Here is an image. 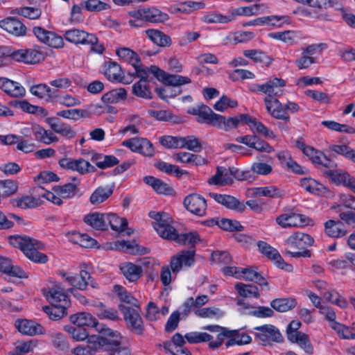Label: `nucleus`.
Here are the masks:
<instances>
[{
  "label": "nucleus",
  "instance_id": "30",
  "mask_svg": "<svg viewBox=\"0 0 355 355\" xmlns=\"http://www.w3.org/2000/svg\"><path fill=\"white\" fill-rule=\"evenodd\" d=\"M222 119V115L214 113L211 109L205 105H200L198 118L197 119L198 123L211 124L215 127L219 125Z\"/></svg>",
  "mask_w": 355,
  "mask_h": 355
},
{
  "label": "nucleus",
  "instance_id": "32",
  "mask_svg": "<svg viewBox=\"0 0 355 355\" xmlns=\"http://www.w3.org/2000/svg\"><path fill=\"white\" fill-rule=\"evenodd\" d=\"M33 134L35 140L46 145L58 141V137L53 131L46 130L36 123L33 124Z\"/></svg>",
  "mask_w": 355,
  "mask_h": 355
},
{
  "label": "nucleus",
  "instance_id": "62",
  "mask_svg": "<svg viewBox=\"0 0 355 355\" xmlns=\"http://www.w3.org/2000/svg\"><path fill=\"white\" fill-rule=\"evenodd\" d=\"M187 341L191 344H196L203 342H211L212 336L206 332L193 331L184 335Z\"/></svg>",
  "mask_w": 355,
  "mask_h": 355
},
{
  "label": "nucleus",
  "instance_id": "11",
  "mask_svg": "<svg viewBox=\"0 0 355 355\" xmlns=\"http://www.w3.org/2000/svg\"><path fill=\"white\" fill-rule=\"evenodd\" d=\"M119 309L122 313L127 324L132 327L137 333L141 334L144 329L143 320L136 307L121 304Z\"/></svg>",
  "mask_w": 355,
  "mask_h": 355
},
{
  "label": "nucleus",
  "instance_id": "19",
  "mask_svg": "<svg viewBox=\"0 0 355 355\" xmlns=\"http://www.w3.org/2000/svg\"><path fill=\"white\" fill-rule=\"evenodd\" d=\"M313 239L306 233L297 232L291 234L284 241L285 245L292 249L304 250L313 243Z\"/></svg>",
  "mask_w": 355,
  "mask_h": 355
},
{
  "label": "nucleus",
  "instance_id": "1",
  "mask_svg": "<svg viewBox=\"0 0 355 355\" xmlns=\"http://www.w3.org/2000/svg\"><path fill=\"white\" fill-rule=\"evenodd\" d=\"M203 329L212 333H218L216 339L214 341L209 343V347L211 349L219 347L223 343L224 339L228 338L225 343L226 347L232 345H243L251 343L252 338L246 333L239 330H230L225 327L219 325H207L203 327Z\"/></svg>",
  "mask_w": 355,
  "mask_h": 355
},
{
  "label": "nucleus",
  "instance_id": "6",
  "mask_svg": "<svg viewBox=\"0 0 355 355\" xmlns=\"http://www.w3.org/2000/svg\"><path fill=\"white\" fill-rule=\"evenodd\" d=\"M286 80L280 78H272L268 80L263 84H254L250 89L252 92H261L266 95V96H281L284 94L282 88L286 86Z\"/></svg>",
  "mask_w": 355,
  "mask_h": 355
},
{
  "label": "nucleus",
  "instance_id": "54",
  "mask_svg": "<svg viewBox=\"0 0 355 355\" xmlns=\"http://www.w3.org/2000/svg\"><path fill=\"white\" fill-rule=\"evenodd\" d=\"M114 290L121 302L130 305H132L134 307L137 309L140 308V303L139 301L123 287L116 285L114 286Z\"/></svg>",
  "mask_w": 355,
  "mask_h": 355
},
{
  "label": "nucleus",
  "instance_id": "15",
  "mask_svg": "<svg viewBox=\"0 0 355 355\" xmlns=\"http://www.w3.org/2000/svg\"><path fill=\"white\" fill-rule=\"evenodd\" d=\"M15 327L18 331L25 336H34L46 334L44 327L37 322L27 319H17Z\"/></svg>",
  "mask_w": 355,
  "mask_h": 355
},
{
  "label": "nucleus",
  "instance_id": "20",
  "mask_svg": "<svg viewBox=\"0 0 355 355\" xmlns=\"http://www.w3.org/2000/svg\"><path fill=\"white\" fill-rule=\"evenodd\" d=\"M263 102L267 112L272 117L284 121L290 119L289 115L284 112V105L277 98L266 96Z\"/></svg>",
  "mask_w": 355,
  "mask_h": 355
},
{
  "label": "nucleus",
  "instance_id": "25",
  "mask_svg": "<svg viewBox=\"0 0 355 355\" xmlns=\"http://www.w3.org/2000/svg\"><path fill=\"white\" fill-rule=\"evenodd\" d=\"M209 196L216 202L228 209L235 210L238 212H243L245 209L244 204L241 203L236 198L232 196L216 193H209Z\"/></svg>",
  "mask_w": 355,
  "mask_h": 355
},
{
  "label": "nucleus",
  "instance_id": "53",
  "mask_svg": "<svg viewBox=\"0 0 355 355\" xmlns=\"http://www.w3.org/2000/svg\"><path fill=\"white\" fill-rule=\"evenodd\" d=\"M146 21L162 23L168 19V15L155 8H146Z\"/></svg>",
  "mask_w": 355,
  "mask_h": 355
},
{
  "label": "nucleus",
  "instance_id": "34",
  "mask_svg": "<svg viewBox=\"0 0 355 355\" xmlns=\"http://www.w3.org/2000/svg\"><path fill=\"white\" fill-rule=\"evenodd\" d=\"M267 10L266 6L264 4H254L249 6L238 7L232 10V19L234 16H246L250 17L264 13Z\"/></svg>",
  "mask_w": 355,
  "mask_h": 355
},
{
  "label": "nucleus",
  "instance_id": "64",
  "mask_svg": "<svg viewBox=\"0 0 355 355\" xmlns=\"http://www.w3.org/2000/svg\"><path fill=\"white\" fill-rule=\"evenodd\" d=\"M67 306L63 305L58 306H44L43 311L49 315V318L53 320H58L61 319L65 315Z\"/></svg>",
  "mask_w": 355,
  "mask_h": 355
},
{
  "label": "nucleus",
  "instance_id": "14",
  "mask_svg": "<svg viewBox=\"0 0 355 355\" xmlns=\"http://www.w3.org/2000/svg\"><path fill=\"white\" fill-rule=\"evenodd\" d=\"M195 251L184 250L178 253L171 259L170 267L173 273H177L184 268H189L195 262Z\"/></svg>",
  "mask_w": 355,
  "mask_h": 355
},
{
  "label": "nucleus",
  "instance_id": "48",
  "mask_svg": "<svg viewBox=\"0 0 355 355\" xmlns=\"http://www.w3.org/2000/svg\"><path fill=\"white\" fill-rule=\"evenodd\" d=\"M252 191L253 194L259 197L280 198L284 195V192L279 188L273 185L256 187Z\"/></svg>",
  "mask_w": 355,
  "mask_h": 355
},
{
  "label": "nucleus",
  "instance_id": "45",
  "mask_svg": "<svg viewBox=\"0 0 355 355\" xmlns=\"http://www.w3.org/2000/svg\"><path fill=\"white\" fill-rule=\"evenodd\" d=\"M107 214L92 213L85 216L84 221L96 230H104L106 228Z\"/></svg>",
  "mask_w": 355,
  "mask_h": 355
},
{
  "label": "nucleus",
  "instance_id": "38",
  "mask_svg": "<svg viewBox=\"0 0 355 355\" xmlns=\"http://www.w3.org/2000/svg\"><path fill=\"white\" fill-rule=\"evenodd\" d=\"M248 119V114H240L234 117H230L226 119L222 116V119L216 128L229 131L231 129L236 128L241 124H246Z\"/></svg>",
  "mask_w": 355,
  "mask_h": 355
},
{
  "label": "nucleus",
  "instance_id": "57",
  "mask_svg": "<svg viewBox=\"0 0 355 355\" xmlns=\"http://www.w3.org/2000/svg\"><path fill=\"white\" fill-rule=\"evenodd\" d=\"M180 140V148H186L196 153L200 152L202 149L199 139L193 135L181 137Z\"/></svg>",
  "mask_w": 355,
  "mask_h": 355
},
{
  "label": "nucleus",
  "instance_id": "52",
  "mask_svg": "<svg viewBox=\"0 0 355 355\" xmlns=\"http://www.w3.org/2000/svg\"><path fill=\"white\" fill-rule=\"evenodd\" d=\"M171 240L176 241L182 245H194L200 241V236L196 232H191L189 233L178 234L177 231H175V236Z\"/></svg>",
  "mask_w": 355,
  "mask_h": 355
},
{
  "label": "nucleus",
  "instance_id": "55",
  "mask_svg": "<svg viewBox=\"0 0 355 355\" xmlns=\"http://www.w3.org/2000/svg\"><path fill=\"white\" fill-rule=\"evenodd\" d=\"M196 316L202 318L219 319L222 318L224 313L216 307H205L194 310Z\"/></svg>",
  "mask_w": 355,
  "mask_h": 355
},
{
  "label": "nucleus",
  "instance_id": "47",
  "mask_svg": "<svg viewBox=\"0 0 355 355\" xmlns=\"http://www.w3.org/2000/svg\"><path fill=\"white\" fill-rule=\"evenodd\" d=\"M240 275L241 277L239 279L254 282L261 286H268L266 279L255 270L250 268H241Z\"/></svg>",
  "mask_w": 355,
  "mask_h": 355
},
{
  "label": "nucleus",
  "instance_id": "51",
  "mask_svg": "<svg viewBox=\"0 0 355 355\" xmlns=\"http://www.w3.org/2000/svg\"><path fill=\"white\" fill-rule=\"evenodd\" d=\"M57 116L64 119L76 121L81 118H89L90 113L87 110L71 109L59 111L57 112Z\"/></svg>",
  "mask_w": 355,
  "mask_h": 355
},
{
  "label": "nucleus",
  "instance_id": "7",
  "mask_svg": "<svg viewBox=\"0 0 355 355\" xmlns=\"http://www.w3.org/2000/svg\"><path fill=\"white\" fill-rule=\"evenodd\" d=\"M327 49L325 43L312 44L302 49L301 56L295 61V65L299 69H305L317 62L314 57L317 53H320Z\"/></svg>",
  "mask_w": 355,
  "mask_h": 355
},
{
  "label": "nucleus",
  "instance_id": "44",
  "mask_svg": "<svg viewBox=\"0 0 355 355\" xmlns=\"http://www.w3.org/2000/svg\"><path fill=\"white\" fill-rule=\"evenodd\" d=\"M127 95L126 89L123 87H119L104 94L101 99L105 103L113 104L125 100Z\"/></svg>",
  "mask_w": 355,
  "mask_h": 355
},
{
  "label": "nucleus",
  "instance_id": "33",
  "mask_svg": "<svg viewBox=\"0 0 355 355\" xmlns=\"http://www.w3.org/2000/svg\"><path fill=\"white\" fill-rule=\"evenodd\" d=\"M146 318L150 321L159 320L166 316L169 312L167 305L159 307L155 302H149L146 308Z\"/></svg>",
  "mask_w": 355,
  "mask_h": 355
},
{
  "label": "nucleus",
  "instance_id": "35",
  "mask_svg": "<svg viewBox=\"0 0 355 355\" xmlns=\"http://www.w3.org/2000/svg\"><path fill=\"white\" fill-rule=\"evenodd\" d=\"M146 37L155 45L160 47H168L171 45V37L157 29H148L145 31Z\"/></svg>",
  "mask_w": 355,
  "mask_h": 355
},
{
  "label": "nucleus",
  "instance_id": "59",
  "mask_svg": "<svg viewBox=\"0 0 355 355\" xmlns=\"http://www.w3.org/2000/svg\"><path fill=\"white\" fill-rule=\"evenodd\" d=\"M117 55L131 65L136 64L139 61V56L132 49L126 47L118 48L116 51Z\"/></svg>",
  "mask_w": 355,
  "mask_h": 355
},
{
  "label": "nucleus",
  "instance_id": "58",
  "mask_svg": "<svg viewBox=\"0 0 355 355\" xmlns=\"http://www.w3.org/2000/svg\"><path fill=\"white\" fill-rule=\"evenodd\" d=\"M112 190L107 187H98L91 195L89 200L92 205H98L107 200Z\"/></svg>",
  "mask_w": 355,
  "mask_h": 355
},
{
  "label": "nucleus",
  "instance_id": "24",
  "mask_svg": "<svg viewBox=\"0 0 355 355\" xmlns=\"http://www.w3.org/2000/svg\"><path fill=\"white\" fill-rule=\"evenodd\" d=\"M103 73L110 81L122 83L123 84H129L130 83V81L125 80L121 66L116 62H105L103 65Z\"/></svg>",
  "mask_w": 355,
  "mask_h": 355
},
{
  "label": "nucleus",
  "instance_id": "31",
  "mask_svg": "<svg viewBox=\"0 0 355 355\" xmlns=\"http://www.w3.org/2000/svg\"><path fill=\"white\" fill-rule=\"evenodd\" d=\"M120 270L125 278L130 282H137L143 275L142 267L131 262L121 264Z\"/></svg>",
  "mask_w": 355,
  "mask_h": 355
},
{
  "label": "nucleus",
  "instance_id": "18",
  "mask_svg": "<svg viewBox=\"0 0 355 355\" xmlns=\"http://www.w3.org/2000/svg\"><path fill=\"white\" fill-rule=\"evenodd\" d=\"M296 146L301 150L303 153L309 157L314 164H321L326 167L331 166V162L322 152L316 150L310 146L306 145L303 141L297 140Z\"/></svg>",
  "mask_w": 355,
  "mask_h": 355
},
{
  "label": "nucleus",
  "instance_id": "28",
  "mask_svg": "<svg viewBox=\"0 0 355 355\" xmlns=\"http://www.w3.org/2000/svg\"><path fill=\"white\" fill-rule=\"evenodd\" d=\"M300 186L307 192L318 195L329 196L330 191L322 183L311 178L300 179Z\"/></svg>",
  "mask_w": 355,
  "mask_h": 355
},
{
  "label": "nucleus",
  "instance_id": "36",
  "mask_svg": "<svg viewBox=\"0 0 355 355\" xmlns=\"http://www.w3.org/2000/svg\"><path fill=\"white\" fill-rule=\"evenodd\" d=\"M70 321L72 324L82 327H95L98 324L97 320L89 313L80 312L71 315Z\"/></svg>",
  "mask_w": 355,
  "mask_h": 355
},
{
  "label": "nucleus",
  "instance_id": "5",
  "mask_svg": "<svg viewBox=\"0 0 355 355\" xmlns=\"http://www.w3.org/2000/svg\"><path fill=\"white\" fill-rule=\"evenodd\" d=\"M245 178V173L235 167L219 166L215 174L208 180V183L210 185L223 187L232 184L234 180H242Z\"/></svg>",
  "mask_w": 355,
  "mask_h": 355
},
{
  "label": "nucleus",
  "instance_id": "9",
  "mask_svg": "<svg viewBox=\"0 0 355 355\" xmlns=\"http://www.w3.org/2000/svg\"><path fill=\"white\" fill-rule=\"evenodd\" d=\"M121 144L128 148L132 152L144 156L152 157L155 153L153 144L146 138L133 137L123 141Z\"/></svg>",
  "mask_w": 355,
  "mask_h": 355
},
{
  "label": "nucleus",
  "instance_id": "41",
  "mask_svg": "<svg viewBox=\"0 0 355 355\" xmlns=\"http://www.w3.org/2000/svg\"><path fill=\"white\" fill-rule=\"evenodd\" d=\"M243 55L248 58L252 59L255 63H261L266 67H269L272 59L266 53L258 49H247L243 51Z\"/></svg>",
  "mask_w": 355,
  "mask_h": 355
},
{
  "label": "nucleus",
  "instance_id": "61",
  "mask_svg": "<svg viewBox=\"0 0 355 355\" xmlns=\"http://www.w3.org/2000/svg\"><path fill=\"white\" fill-rule=\"evenodd\" d=\"M108 223L111 228L116 232H123L128 225L127 220L114 214H107L106 217V223Z\"/></svg>",
  "mask_w": 355,
  "mask_h": 355
},
{
  "label": "nucleus",
  "instance_id": "60",
  "mask_svg": "<svg viewBox=\"0 0 355 355\" xmlns=\"http://www.w3.org/2000/svg\"><path fill=\"white\" fill-rule=\"evenodd\" d=\"M132 93L142 98H151L152 93L146 81L139 80L132 85Z\"/></svg>",
  "mask_w": 355,
  "mask_h": 355
},
{
  "label": "nucleus",
  "instance_id": "50",
  "mask_svg": "<svg viewBox=\"0 0 355 355\" xmlns=\"http://www.w3.org/2000/svg\"><path fill=\"white\" fill-rule=\"evenodd\" d=\"M234 288L238 294L243 297L258 298L259 297V289L254 285L239 283L234 286Z\"/></svg>",
  "mask_w": 355,
  "mask_h": 355
},
{
  "label": "nucleus",
  "instance_id": "13",
  "mask_svg": "<svg viewBox=\"0 0 355 355\" xmlns=\"http://www.w3.org/2000/svg\"><path fill=\"white\" fill-rule=\"evenodd\" d=\"M42 293L53 306L64 304L67 306L69 304L68 296L60 284L56 283L51 287L44 288L42 289Z\"/></svg>",
  "mask_w": 355,
  "mask_h": 355
},
{
  "label": "nucleus",
  "instance_id": "39",
  "mask_svg": "<svg viewBox=\"0 0 355 355\" xmlns=\"http://www.w3.org/2000/svg\"><path fill=\"white\" fill-rule=\"evenodd\" d=\"M205 6L202 1H186L172 7L171 12L173 14L178 12L190 14L194 10L204 8Z\"/></svg>",
  "mask_w": 355,
  "mask_h": 355
},
{
  "label": "nucleus",
  "instance_id": "21",
  "mask_svg": "<svg viewBox=\"0 0 355 355\" xmlns=\"http://www.w3.org/2000/svg\"><path fill=\"white\" fill-rule=\"evenodd\" d=\"M96 330L101 334L104 340L105 351L109 352L121 344V336L118 331L104 326L97 328Z\"/></svg>",
  "mask_w": 355,
  "mask_h": 355
},
{
  "label": "nucleus",
  "instance_id": "42",
  "mask_svg": "<svg viewBox=\"0 0 355 355\" xmlns=\"http://www.w3.org/2000/svg\"><path fill=\"white\" fill-rule=\"evenodd\" d=\"M325 232L331 237H343L347 234L344 225L340 221L329 220L324 223Z\"/></svg>",
  "mask_w": 355,
  "mask_h": 355
},
{
  "label": "nucleus",
  "instance_id": "37",
  "mask_svg": "<svg viewBox=\"0 0 355 355\" xmlns=\"http://www.w3.org/2000/svg\"><path fill=\"white\" fill-rule=\"evenodd\" d=\"M288 340L291 343L297 344L306 353L312 354L313 353V347L310 341L307 334L300 333H291Z\"/></svg>",
  "mask_w": 355,
  "mask_h": 355
},
{
  "label": "nucleus",
  "instance_id": "3",
  "mask_svg": "<svg viewBox=\"0 0 355 355\" xmlns=\"http://www.w3.org/2000/svg\"><path fill=\"white\" fill-rule=\"evenodd\" d=\"M78 191L77 183H65L54 187L52 191L42 190L40 195L55 205H61L63 200L73 198Z\"/></svg>",
  "mask_w": 355,
  "mask_h": 355
},
{
  "label": "nucleus",
  "instance_id": "23",
  "mask_svg": "<svg viewBox=\"0 0 355 355\" xmlns=\"http://www.w3.org/2000/svg\"><path fill=\"white\" fill-rule=\"evenodd\" d=\"M64 37L67 41L76 44L86 45L96 42L95 35L79 29H71L66 31Z\"/></svg>",
  "mask_w": 355,
  "mask_h": 355
},
{
  "label": "nucleus",
  "instance_id": "2",
  "mask_svg": "<svg viewBox=\"0 0 355 355\" xmlns=\"http://www.w3.org/2000/svg\"><path fill=\"white\" fill-rule=\"evenodd\" d=\"M8 241L12 246L19 248L33 262L45 263L48 261V257L38 251L44 248V244L37 240L27 236H10Z\"/></svg>",
  "mask_w": 355,
  "mask_h": 355
},
{
  "label": "nucleus",
  "instance_id": "29",
  "mask_svg": "<svg viewBox=\"0 0 355 355\" xmlns=\"http://www.w3.org/2000/svg\"><path fill=\"white\" fill-rule=\"evenodd\" d=\"M46 122L51 128V131L61 135L67 138H73L76 133L70 125L64 123L60 119L56 117H49Z\"/></svg>",
  "mask_w": 355,
  "mask_h": 355
},
{
  "label": "nucleus",
  "instance_id": "16",
  "mask_svg": "<svg viewBox=\"0 0 355 355\" xmlns=\"http://www.w3.org/2000/svg\"><path fill=\"white\" fill-rule=\"evenodd\" d=\"M255 338L259 341L268 342L270 340L279 343L282 340V336L279 329L272 324H264L254 327Z\"/></svg>",
  "mask_w": 355,
  "mask_h": 355
},
{
  "label": "nucleus",
  "instance_id": "63",
  "mask_svg": "<svg viewBox=\"0 0 355 355\" xmlns=\"http://www.w3.org/2000/svg\"><path fill=\"white\" fill-rule=\"evenodd\" d=\"M87 343L93 354L101 351H105V343L101 334L98 335L88 336Z\"/></svg>",
  "mask_w": 355,
  "mask_h": 355
},
{
  "label": "nucleus",
  "instance_id": "27",
  "mask_svg": "<svg viewBox=\"0 0 355 355\" xmlns=\"http://www.w3.org/2000/svg\"><path fill=\"white\" fill-rule=\"evenodd\" d=\"M0 27L8 33L19 37L26 35V27L15 17H7L0 21Z\"/></svg>",
  "mask_w": 355,
  "mask_h": 355
},
{
  "label": "nucleus",
  "instance_id": "40",
  "mask_svg": "<svg viewBox=\"0 0 355 355\" xmlns=\"http://www.w3.org/2000/svg\"><path fill=\"white\" fill-rule=\"evenodd\" d=\"M268 37L291 45L296 44L300 39L299 33L295 31H285L270 33L268 34Z\"/></svg>",
  "mask_w": 355,
  "mask_h": 355
},
{
  "label": "nucleus",
  "instance_id": "10",
  "mask_svg": "<svg viewBox=\"0 0 355 355\" xmlns=\"http://www.w3.org/2000/svg\"><path fill=\"white\" fill-rule=\"evenodd\" d=\"M259 252L271 260L277 267L291 272L293 270L292 265L286 263L277 250L272 248L264 241H259L257 243Z\"/></svg>",
  "mask_w": 355,
  "mask_h": 355
},
{
  "label": "nucleus",
  "instance_id": "8",
  "mask_svg": "<svg viewBox=\"0 0 355 355\" xmlns=\"http://www.w3.org/2000/svg\"><path fill=\"white\" fill-rule=\"evenodd\" d=\"M308 219L304 215L287 210L278 215L275 222L282 228L297 227L308 225Z\"/></svg>",
  "mask_w": 355,
  "mask_h": 355
},
{
  "label": "nucleus",
  "instance_id": "46",
  "mask_svg": "<svg viewBox=\"0 0 355 355\" xmlns=\"http://www.w3.org/2000/svg\"><path fill=\"white\" fill-rule=\"evenodd\" d=\"M144 181L157 193L170 194L172 192V189L166 183L153 176H146L144 178Z\"/></svg>",
  "mask_w": 355,
  "mask_h": 355
},
{
  "label": "nucleus",
  "instance_id": "26",
  "mask_svg": "<svg viewBox=\"0 0 355 355\" xmlns=\"http://www.w3.org/2000/svg\"><path fill=\"white\" fill-rule=\"evenodd\" d=\"M0 89L13 98H21L26 94L25 88L19 83L7 78H0Z\"/></svg>",
  "mask_w": 355,
  "mask_h": 355
},
{
  "label": "nucleus",
  "instance_id": "12",
  "mask_svg": "<svg viewBox=\"0 0 355 355\" xmlns=\"http://www.w3.org/2000/svg\"><path fill=\"white\" fill-rule=\"evenodd\" d=\"M151 72L159 80L166 85L177 87L191 83L188 77L168 73L155 65L151 66Z\"/></svg>",
  "mask_w": 355,
  "mask_h": 355
},
{
  "label": "nucleus",
  "instance_id": "17",
  "mask_svg": "<svg viewBox=\"0 0 355 355\" xmlns=\"http://www.w3.org/2000/svg\"><path fill=\"white\" fill-rule=\"evenodd\" d=\"M44 58V53L37 49H19L13 51L12 59L26 64H35Z\"/></svg>",
  "mask_w": 355,
  "mask_h": 355
},
{
  "label": "nucleus",
  "instance_id": "56",
  "mask_svg": "<svg viewBox=\"0 0 355 355\" xmlns=\"http://www.w3.org/2000/svg\"><path fill=\"white\" fill-rule=\"evenodd\" d=\"M270 305L279 312H286L295 306L296 301L293 298H280L272 300Z\"/></svg>",
  "mask_w": 355,
  "mask_h": 355
},
{
  "label": "nucleus",
  "instance_id": "49",
  "mask_svg": "<svg viewBox=\"0 0 355 355\" xmlns=\"http://www.w3.org/2000/svg\"><path fill=\"white\" fill-rule=\"evenodd\" d=\"M13 205L21 209H33L41 205V200L39 198L24 196L13 200Z\"/></svg>",
  "mask_w": 355,
  "mask_h": 355
},
{
  "label": "nucleus",
  "instance_id": "43",
  "mask_svg": "<svg viewBox=\"0 0 355 355\" xmlns=\"http://www.w3.org/2000/svg\"><path fill=\"white\" fill-rule=\"evenodd\" d=\"M250 130L254 133H257L263 135L268 138H275V135L274 132L264 125L261 122L258 121L255 118L251 117L248 115L247 123Z\"/></svg>",
  "mask_w": 355,
  "mask_h": 355
},
{
  "label": "nucleus",
  "instance_id": "22",
  "mask_svg": "<svg viewBox=\"0 0 355 355\" xmlns=\"http://www.w3.org/2000/svg\"><path fill=\"white\" fill-rule=\"evenodd\" d=\"M184 205L186 209L199 216L205 214L207 204L206 200L202 196L197 194L188 196L184 200Z\"/></svg>",
  "mask_w": 355,
  "mask_h": 355
},
{
  "label": "nucleus",
  "instance_id": "4",
  "mask_svg": "<svg viewBox=\"0 0 355 355\" xmlns=\"http://www.w3.org/2000/svg\"><path fill=\"white\" fill-rule=\"evenodd\" d=\"M148 215L153 219V226L162 238L168 240L174 238L175 229L172 226L173 219L168 213L151 211Z\"/></svg>",
  "mask_w": 355,
  "mask_h": 355
}]
</instances>
